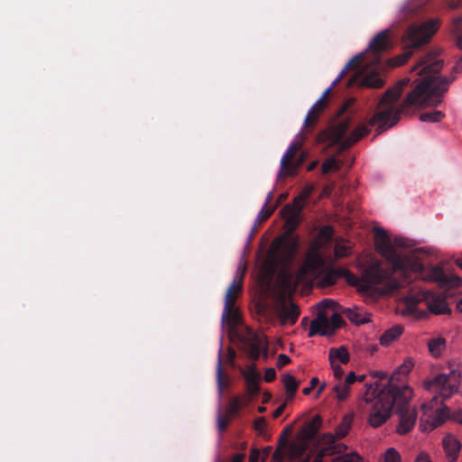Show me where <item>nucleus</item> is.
Segmentation results:
<instances>
[{
  "mask_svg": "<svg viewBox=\"0 0 462 462\" xmlns=\"http://www.w3.org/2000/svg\"><path fill=\"white\" fill-rule=\"evenodd\" d=\"M439 50H433L422 56L411 71H418L422 76L415 88L408 93L402 104L396 105L402 89L411 79H402L394 87L388 88L378 102V111L367 124L358 125L348 135L352 125L350 115L342 117L328 129L320 132L317 140L319 143H328L329 145L339 144L342 149H347L368 134L371 127L377 125L376 134L395 125L402 114H407L411 106H436L443 100L448 86L455 80L450 78L437 76L443 68L444 61L439 59Z\"/></svg>",
  "mask_w": 462,
  "mask_h": 462,
  "instance_id": "f03ea898",
  "label": "nucleus"
},
{
  "mask_svg": "<svg viewBox=\"0 0 462 462\" xmlns=\"http://www.w3.org/2000/svg\"><path fill=\"white\" fill-rule=\"evenodd\" d=\"M355 104V99L354 98H350L348 100H346L344 104V106L341 107V110H340V113L341 114H346L347 113V111L350 109V107Z\"/></svg>",
  "mask_w": 462,
  "mask_h": 462,
  "instance_id": "864d4df0",
  "label": "nucleus"
},
{
  "mask_svg": "<svg viewBox=\"0 0 462 462\" xmlns=\"http://www.w3.org/2000/svg\"><path fill=\"white\" fill-rule=\"evenodd\" d=\"M401 455L394 448H389L386 449L383 455L382 462H401Z\"/></svg>",
  "mask_w": 462,
  "mask_h": 462,
  "instance_id": "c9c22d12",
  "label": "nucleus"
},
{
  "mask_svg": "<svg viewBox=\"0 0 462 462\" xmlns=\"http://www.w3.org/2000/svg\"><path fill=\"white\" fill-rule=\"evenodd\" d=\"M375 248L387 263L383 265L380 261L373 260L364 268L360 277L347 270L328 266L317 251L309 253L299 270V280L306 282L301 289H313L314 284L323 288L333 286L339 278H344L356 289H404L417 279L436 284L440 289L462 287V277L446 269L445 261L433 264L423 263L419 255L397 254L383 227L375 228Z\"/></svg>",
  "mask_w": 462,
  "mask_h": 462,
  "instance_id": "f257e3e1",
  "label": "nucleus"
},
{
  "mask_svg": "<svg viewBox=\"0 0 462 462\" xmlns=\"http://www.w3.org/2000/svg\"><path fill=\"white\" fill-rule=\"evenodd\" d=\"M272 397V394L270 393H263V402H267Z\"/></svg>",
  "mask_w": 462,
  "mask_h": 462,
  "instance_id": "69168bd1",
  "label": "nucleus"
},
{
  "mask_svg": "<svg viewBox=\"0 0 462 462\" xmlns=\"http://www.w3.org/2000/svg\"><path fill=\"white\" fill-rule=\"evenodd\" d=\"M272 199V193L270 192L266 198V202H265V205L263 206V208L260 210L258 216H257V220L262 223L265 220H267L271 215L273 214V212L274 211V208H267V205L270 203Z\"/></svg>",
  "mask_w": 462,
  "mask_h": 462,
  "instance_id": "7c9ffc66",
  "label": "nucleus"
},
{
  "mask_svg": "<svg viewBox=\"0 0 462 462\" xmlns=\"http://www.w3.org/2000/svg\"><path fill=\"white\" fill-rule=\"evenodd\" d=\"M364 300L367 303H372L379 300L382 298L390 296L393 291H358Z\"/></svg>",
  "mask_w": 462,
  "mask_h": 462,
  "instance_id": "4be33fe9",
  "label": "nucleus"
},
{
  "mask_svg": "<svg viewBox=\"0 0 462 462\" xmlns=\"http://www.w3.org/2000/svg\"><path fill=\"white\" fill-rule=\"evenodd\" d=\"M260 457V451L257 448H253L249 456V462H258Z\"/></svg>",
  "mask_w": 462,
  "mask_h": 462,
  "instance_id": "5fc2aeb1",
  "label": "nucleus"
},
{
  "mask_svg": "<svg viewBox=\"0 0 462 462\" xmlns=\"http://www.w3.org/2000/svg\"><path fill=\"white\" fill-rule=\"evenodd\" d=\"M403 330L404 328L402 325H394L391 328L385 330L380 337V344L383 346H390L402 335Z\"/></svg>",
  "mask_w": 462,
  "mask_h": 462,
  "instance_id": "2eb2a0df",
  "label": "nucleus"
},
{
  "mask_svg": "<svg viewBox=\"0 0 462 462\" xmlns=\"http://www.w3.org/2000/svg\"><path fill=\"white\" fill-rule=\"evenodd\" d=\"M322 425V418L319 415H316L312 420L303 425L300 431L299 432L298 438L309 445V443L315 438L316 434L319 430Z\"/></svg>",
  "mask_w": 462,
  "mask_h": 462,
  "instance_id": "ddd939ff",
  "label": "nucleus"
},
{
  "mask_svg": "<svg viewBox=\"0 0 462 462\" xmlns=\"http://www.w3.org/2000/svg\"><path fill=\"white\" fill-rule=\"evenodd\" d=\"M319 383V378L318 377H313L311 378L310 380V386L304 388L302 390V393L304 395H309L311 391L316 387V385Z\"/></svg>",
  "mask_w": 462,
  "mask_h": 462,
  "instance_id": "8fccbe9b",
  "label": "nucleus"
},
{
  "mask_svg": "<svg viewBox=\"0 0 462 462\" xmlns=\"http://www.w3.org/2000/svg\"><path fill=\"white\" fill-rule=\"evenodd\" d=\"M304 199H300V196L294 199L292 205H286L282 209V212H296L298 214H300L301 210L304 208Z\"/></svg>",
  "mask_w": 462,
  "mask_h": 462,
  "instance_id": "72a5a7b5",
  "label": "nucleus"
},
{
  "mask_svg": "<svg viewBox=\"0 0 462 462\" xmlns=\"http://www.w3.org/2000/svg\"><path fill=\"white\" fill-rule=\"evenodd\" d=\"M438 28L439 23L434 19H430L420 24L410 25L402 38V53L390 60L389 66L399 67L404 64L415 51L430 42Z\"/></svg>",
  "mask_w": 462,
  "mask_h": 462,
  "instance_id": "6e6552de",
  "label": "nucleus"
},
{
  "mask_svg": "<svg viewBox=\"0 0 462 462\" xmlns=\"http://www.w3.org/2000/svg\"><path fill=\"white\" fill-rule=\"evenodd\" d=\"M223 367H222V359L221 355L219 354L217 365V383L218 388L219 395L223 394L224 385H223Z\"/></svg>",
  "mask_w": 462,
  "mask_h": 462,
  "instance_id": "4c0bfd02",
  "label": "nucleus"
},
{
  "mask_svg": "<svg viewBox=\"0 0 462 462\" xmlns=\"http://www.w3.org/2000/svg\"><path fill=\"white\" fill-rule=\"evenodd\" d=\"M351 253V248L346 245L337 244L335 245V254L338 258L346 257Z\"/></svg>",
  "mask_w": 462,
  "mask_h": 462,
  "instance_id": "79ce46f5",
  "label": "nucleus"
},
{
  "mask_svg": "<svg viewBox=\"0 0 462 462\" xmlns=\"http://www.w3.org/2000/svg\"><path fill=\"white\" fill-rule=\"evenodd\" d=\"M373 388L370 384L365 394V401L371 402L369 423L373 428L383 425L390 417L393 409L399 418L396 427L397 433L403 435L409 433L417 420V411L410 405L413 396L412 389L405 384L390 383L380 390L374 397L369 396V391Z\"/></svg>",
  "mask_w": 462,
  "mask_h": 462,
  "instance_id": "20e7f679",
  "label": "nucleus"
},
{
  "mask_svg": "<svg viewBox=\"0 0 462 462\" xmlns=\"http://www.w3.org/2000/svg\"><path fill=\"white\" fill-rule=\"evenodd\" d=\"M443 447L447 456L454 462L460 449L459 441L452 436H447L443 439Z\"/></svg>",
  "mask_w": 462,
  "mask_h": 462,
  "instance_id": "dca6fc26",
  "label": "nucleus"
},
{
  "mask_svg": "<svg viewBox=\"0 0 462 462\" xmlns=\"http://www.w3.org/2000/svg\"><path fill=\"white\" fill-rule=\"evenodd\" d=\"M392 47L390 31L383 30L377 33L370 42L367 49L353 57L341 70L332 85L325 89L321 97L309 110L305 120V128H311L318 121L319 116L326 109L328 97L332 88L344 78L348 71L355 70L354 75L348 79L347 86H358L368 88H381L384 86V80L380 77V72L384 69L382 61V53Z\"/></svg>",
  "mask_w": 462,
  "mask_h": 462,
  "instance_id": "7ed1b4c3",
  "label": "nucleus"
},
{
  "mask_svg": "<svg viewBox=\"0 0 462 462\" xmlns=\"http://www.w3.org/2000/svg\"><path fill=\"white\" fill-rule=\"evenodd\" d=\"M241 341L244 343L249 357L253 360L258 359L264 346L263 338L253 330L246 328L245 332L241 334Z\"/></svg>",
  "mask_w": 462,
  "mask_h": 462,
  "instance_id": "9b49d317",
  "label": "nucleus"
},
{
  "mask_svg": "<svg viewBox=\"0 0 462 462\" xmlns=\"http://www.w3.org/2000/svg\"><path fill=\"white\" fill-rule=\"evenodd\" d=\"M328 455V449H319L313 462H322V458Z\"/></svg>",
  "mask_w": 462,
  "mask_h": 462,
  "instance_id": "4d7b16f0",
  "label": "nucleus"
},
{
  "mask_svg": "<svg viewBox=\"0 0 462 462\" xmlns=\"http://www.w3.org/2000/svg\"><path fill=\"white\" fill-rule=\"evenodd\" d=\"M343 313L351 322L356 325L369 321L365 318L364 313L360 312L357 308H346L343 310Z\"/></svg>",
  "mask_w": 462,
  "mask_h": 462,
  "instance_id": "b1692460",
  "label": "nucleus"
},
{
  "mask_svg": "<svg viewBox=\"0 0 462 462\" xmlns=\"http://www.w3.org/2000/svg\"><path fill=\"white\" fill-rule=\"evenodd\" d=\"M245 385H246V395L244 397H247L251 400L252 396H255L259 393V381H260V374L256 372L254 367H250L244 374Z\"/></svg>",
  "mask_w": 462,
  "mask_h": 462,
  "instance_id": "4468645a",
  "label": "nucleus"
},
{
  "mask_svg": "<svg viewBox=\"0 0 462 462\" xmlns=\"http://www.w3.org/2000/svg\"><path fill=\"white\" fill-rule=\"evenodd\" d=\"M276 377V372L273 368H268L264 374V380L266 382H273Z\"/></svg>",
  "mask_w": 462,
  "mask_h": 462,
  "instance_id": "603ef678",
  "label": "nucleus"
},
{
  "mask_svg": "<svg viewBox=\"0 0 462 462\" xmlns=\"http://www.w3.org/2000/svg\"><path fill=\"white\" fill-rule=\"evenodd\" d=\"M286 217L285 226L290 233H292L300 224V214L296 212H282Z\"/></svg>",
  "mask_w": 462,
  "mask_h": 462,
  "instance_id": "cd10ccee",
  "label": "nucleus"
},
{
  "mask_svg": "<svg viewBox=\"0 0 462 462\" xmlns=\"http://www.w3.org/2000/svg\"><path fill=\"white\" fill-rule=\"evenodd\" d=\"M457 309L459 312L462 313V299L457 302Z\"/></svg>",
  "mask_w": 462,
  "mask_h": 462,
  "instance_id": "338daca9",
  "label": "nucleus"
},
{
  "mask_svg": "<svg viewBox=\"0 0 462 462\" xmlns=\"http://www.w3.org/2000/svg\"><path fill=\"white\" fill-rule=\"evenodd\" d=\"M250 402V399L247 397H234L228 403L226 409V415L227 417H233L236 415L242 406H245Z\"/></svg>",
  "mask_w": 462,
  "mask_h": 462,
  "instance_id": "a211bd4d",
  "label": "nucleus"
},
{
  "mask_svg": "<svg viewBox=\"0 0 462 462\" xmlns=\"http://www.w3.org/2000/svg\"><path fill=\"white\" fill-rule=\"evenodd\" d=\"M331 368L333 370L334 376L337 379H341L344 374V369L336 363H330Z\"/></svg>",
  "mask_w": 462,
  "mask_h": 462,
  "instance_id": "09e8293b",
  "label": "nucleus"
},
{
  "mask_svg": "<svg viewBox=\"0 0 462 462\" xmlns=\"http://www.w3.org/2000/svg\"><path fill=\"white\" fill-rule=\"evenodd\" d=\"M285 445V442H281L280 445L277 447L275 451L273 454V459L275 462H284L286 452L284 450L283 446Z\"/></svg>",
  "mask_w": 462,
  "mask_h": 462,
  "instance_id": "ea45409f",
  "label": "nucleus"
},
{
  "mask_svg": "<svg viewBox=\"0 0 462 462\" xmlns=\"http://www.w3.org/2000/svg\"><path fill=\"white\" fill-rule=\"evenodd\" d=\"M456 264L462 269V258H458L456 260Z\"/></svg>",
  "mask_w": 462,
  "mask_h": 462,
  "instance_id": "774afa93",
  "label": "nucleus"
},
{
  "mask_svg": "<svg viewBox=\"0 0 462 462\" xmlns=\"http://www.w3.org/2000/svg\"><path fill=\"white\" fill-rule=\"evenodd\" d=\"M314 190L313 185H307L304 187L302 191L300 192V199H304L305 201L311 196L312 192Z\"/></svg>",
  "mask_w": 462,
  "mask_h": 462,
  "instance_id": "de8ad7c7",
  "label": "nucleus"
},
{
  "mask_svg": "<svg viewBox=\"0 0 462 462\" xmlns=\"http://www.w3.org/2000/svg\"><path fill=\"white\" fill-rule=\"evenodd\" d=\"M242 291H226L225 297V308L222 314V321L235 326L239 322V311L236 301Z\"/></svg>",
  "mask_w": 462,
  "mask_h": 462,
  "instance_id": "9d476101",
  "label": "nucleus"
},
{
  "mask_svg": "<svg viewBox=\"0 0 462 462\" xmlns=\"http://www.w3.org/2000/svg\"><path fill=\"white\" fill-rule=\"evenodd\" d=\"M336 439H337V438L335 434H332V433L323 434L319 439V444L325 446L321 449H328V455L333 454L334 450L336 449Z\"/></svg>",
  "mask_w": 462,
  "mask_h": 462,
  "instance_id": "393cba45",
  "label": "nucleus"
},
{
  "mask_svg": "<svg viewBox=\"0 0 462 462\" xmlns=\"http://www.w3.org/2000/svg\"><path fill=\"white\" fill-rule=\"evenodd\" d=\"M457 45L459 49H462V32L457 34ZM462 69V56L456 62L453 67V72H459Z\"/></svg>",
  "mask_w": 462,
  "mask_h": 462,
  "instance_id": "37998d69",
  "label": "nucleus"
},
{
  "mask_svg": "<svg viewBox=\"0 0 462 462\" xmlns=\"http://www.w3.org/2000/svg\"><path fill=\"white\" fill-rule=\"evenodd\" d=\"M286 407V402L282 403L274 411H273V418H279L282 412L284 411V409Z\"/></svg>",
  "mask_w": 462,
  "mask_h": 462,
  "instance_id": "bf43d9fd",
  "label": "nucleus"
},
{
  "mask_svg": "<svg viewBox=\"0 0 462 462\" xmlns=\"http://www.w3.org/2000/svg\"><path fill=\"white\" fill-rule=\"evenodd\" d=\"M389 240H391L389 238ZM393 248L397 251L395 249V247H400V248H406V247H409L410 245H409V240L404 238V237H402V236H396L394 239H393V243H392V241H390ZM398 254V252H396ZM425 254V251L423 248H418L414 251V254L413 255H418V254ZM400 254V253H399ZM402 255V254H401ZM402 256H409L408 254H402ZM412 256V254L411 255Z\"/></svg>",
  "mask_w": 462,
  "mask_h": 462,
  "instance_id": "a878e982",
  "label": "nucleus"
},
{
  "mask_svg": "<svg viewBox=\"0 0 462 462\" xmlns=\"http://www.w3.org/2000/svg\"><path fill=\"white\" fill-rule=\"evenodd\" d=\"M344 323L342 317L338 313H333L329 319V327L332 329V335L335 330L339 328Z\"/></svg>",
  "mask_w": 462,
  "mask_h": 462,
  "instance_id": "a19ab883",
  "label": "nucleus"
},
{
  "mask_svg": "<svg viewBox=\"0 0 462 462\" xmlns=\"http://www.w3.org/2000/svg\"><path fill=\"white\" fill-rule=\"evenodd\" d=\"M330 363H336L338 360L342 364H347L350 360L349 353L345 346L339 347H331L328 353Z\"/></svg>",
  "mask_w": 462,
  "mask_h": 462,
  "instance_id": "f3484780",
  "label": "nucleus"
},
{
  "mask_svg": "<svg viewBox=\"0 0 462 462\" xmlns=\"http://www.w3.org/2000/svg\"><path fill=\"white\" fill-rule=\"evenodd\" d=\"M357 380V377L356 376L355 373L354 372H351L349 373L346 379H345V382L344 383L346 384V385H351L353 383H355L356 381Z\"/></svg>",
  "mask_w": 462,
  "mask_h": 462,
  "instance_id": "6e6d98bb",
  "label": "nucleus"
},
{
  "mask_svg": "<svg viewBox=\"0 0 462 462\" xmlns=\"http://www.w3.org/2000/svg\"><path fill=\"white\" fill-rule=\"evenodd\" d=\"M346 445L343 444V443H340V444H337L336 445V449L334 450V452H337V453H341L343 451H345L346 449Z\"/></svg>",
  "mask_w": 462,
  "mask_h": 462,
  "instance_id": "680f3d73",
  "label": "nucleus"
},
{
  "mask_svg": "<svg viewBox=\"0 0 462 462\" xmlns=\"http://www.w3.org/2000/svg\"><path fill=\"white\" fill-rule=\"evenodd\" d=\"M229 418L226 415L224 416L221 413L217 416V427L220 432L224 431L229 423Z\"/></svg>",
  "mask_w": 462,
  "mask_h": 462,
  "instance_id": "c03bdc74",
  "label": "nucleus"
},
{
  "mask_svg": "<svg viewBox=\"0 0 462 462\" xmlns=\"http://www.w3.org/2000/svg\"><path fill=\"white\" fill-rule=\"evenodd\" d=\"M282 245V250L285 254L288 260H291L298 248V242L294 238H288L285 241L281 242Z\"/></svg>",
  "mask_w": 462,
  "mask_h": 462,
  "instance_id": "bb28decb",
  "label": "nucleus"
},
{
  "mask_svg": "<svg viewBox=\"0 0 462 462\" xmlns=\"http://www.w3.org/2000/svg\"><path fill=\"white\" fill-rule=\"evenodd\" d=\"M245 273V267H239L236 273L233 282L227 286V289H243V281Z\"/></svg>",
  "mask_w": 462,
  "mask_h": 462,
  "instance_id": "c756f323",
  "label": "nucleus"
},
{
  "mask_svg": "<svg viewBox=\"0 0 462 462\" xmlns=\"http://www.w3.org/2000/svg\"><path fill=\"white\" fill-rule=\"evenodd\" d=\"M308 445L305 444L304 442H301L300 445H296V444H291L289 448H288V456L290 457L291 459H294L302 455V453L305 451V449L307 448Z\"/></svg>",
  "mask_w": 462,
  "mask_h": 462,
  "instance_id": "473e14b6",
  "label": "nucleus"
},
{
  "mask_svg": "<svg viewBox=\"0 0 462 462\" xmlns=\"http://www.w3.org/2000/svg\"><path fill=\"white\" fill-rule=\"evenodd\" d=\"M333 391L336 393L337 399L339 402H343L348 397L350 386L345 383H337L333 387Z\"/></svg>",
  "mask_w": 462,
  "mask_h": 462,
  "instance_id": "2f4dec72",
  "label": "nucleus"
},
{
  "mask_svg": "<svg viewBox=\"0 0 462 462\" xmlns=\"http://www.w3.org/2000/svg\"><path fill=\"white\" fill-rule=\"evenodd\" d=\"M362 458L356 452H350L333 458L332 462H361Z\"/></svg>",
  "mask_w": 462,
  "mask_h": 462,
  "instance_id": "f704fd0d",
  "label": "nucleus"
},
{
  "mask_svg": "<svg viewBox=\"0 0 462 462\" xmlns=\"http://www.w3.org/2000/svg\"><path fill=\"white\" fill-rule=\"evenodd\" d=\"M353 422V415L352 414H346L343 417L341 422L339 425L336 428V433L337 439H343L345 438L351 429Z\"/></svg>",
  "mask_w": 462,
  "mask_h": 462,
  "instance_id": "412c9836",
  "label": "nucleus"
},
{
  "mask_svg": "<svg viewBox=\"0 0 462 462\" xmlns=\"http://www.w3.org/2000/svg\"><path fill=\"white\" fill-rule=\"evenodd\" d=\"M291 363V358L285 354H280L277 357L276 365L279 369Z\"/></svg>",
  "mask_w": 462,
  "mask_h": 462,
  "instance_id": "49530a36",
  "label": "nucleus"
},
{
  "mask_svg": "<svg viewBox=\"0 0 462 462\" xmlns=\"http://www.w3.org/2000/svg\"><path fill=\"white\" fill-rule=\"evenodd\" d=\"M334 304L335 302L332 300L325 299L318 303L317 310L318 311H323L327 313L326 310L332 307Z\"/></svg>",
  "mask_w": 462,
  "mask_h": 462,
  "instance_id": "a18cd8bd",
  "label": "nucleus"
},
{
  "mask_svg": "<svg viewBox=\"0 0 462 462\" xmlns=\"http://www.w3.org/2000/svg\"><path fill=\"white\" fill-rule=\"evenodd\" d=\"M414 462H431L428 454L421 452L419 454Z\"/></svg>",
  "mask_w": 462,
  "mask_h": 462,
  "instance_id": "13d9d810",
  "label": "nucleus"
},
{
  "mask_svg": "<svg viewBox=\"0 0 462 462\" xmlns=\"http://www.w3.org/2000/svg\"><path fill=\"white\" fill-rule=\"evenodd\" d=\"M334 229L330 226H324L319 232V236L325 243H331L333 240Z\"/></svg>",
  "mask_w": 462,
  "mask_h": 462,
  "instance_id": "e433bc0d",
  "label": "nucleus"
},
{
  "mask_svg": "<svg viewBox=\"0 0 462 462\" xmlns=\"http://www.w3.org/2000/svg\"><path fill=\"white\" fill-rule=\"evenodd\" d=\"M254 429L258 431H263L266 426V420L264 417H259L254 420Z\"/></svg>",
  "mask_w": 462,
  "mask_h": 462,
  "instance_id": "3c124183",
  "label": "nucleus"
},
{
  "mask_svg": "<svg viewBox=\"0 0 462 462\" xmlns=\"http://www.w3.org/2000/svg\"><path fill=\"white\" fill-rule=\"evenodd\" d=\"M445 115L439 110L424 112L420 115V120L421 122L437 123L444 118Z\"/></svg>",
  "mask_w": 462,
  "mask_h": 462,
  "instance_id": "c85d7f7f",
  "label": "nucleus"
},
{
  "mask_svg": "<svg viewBox=\"0 0 462 462\" xmlns=\"http://www.w3.org/2000/svg\"><path fill=\"white\" fill-rule=\"evenodd\" d=\"M330 192H331L330 188H329L328 186H326V187H324V189H323L322 195H324V196H329Z\"/></svg>",
  "mask_w": 462,
  "mask_h": 462,
  "instance_id": "0e129e2a",
  "label": "nucleus"
},
{
  "mask_svg": "<svg viewBox=\"0 0 462 462\" xmlns=\"http://www.w3.org/2000/svg\"><path fill=\"white\" fill-rule=\"evenodd\" d=\"M235 356H236V352L233 349L229 348L228 349V359H229V361L233 362Z\"/></svg>",
  "mask_w": 462,
  "mask_h": 462,
  "instance_id": "e2e57ef3",
  "label": "nucleus"
},
{
  "mask_svg": "<svg viewBox=\"0 0 462 462\" xmlns=\"http://www.w3.org/2000/svg\"><path fill=\"white\" fill-rule=\"evenodd\" d=\"M282 382L283 383L284 388L288 393L287 400H291L299 388L300 382L290 374H283Z\"/></svg>",
  "mask_w": 462,
  "mask_h": 462,
  "instance_id": "aec40b11",
  "label": "nucleus"
},
{
  "mask_svg": "<svg viewBox=\"0 0 462 462\" xmlns=\"http://www.w3.org/2000/svg\"><path fill=\"white\" fill-rule=\"evenodd\" d=\"M444 293L434 291H420L415 295H409L398 299L396 312L402 317H415L420 319L423 313L419 312L417 306L425 301L430 312L435 315H445L451 312Z\"/></svg>",
  "mask_w": 462,
  "mask_h": 462,
  "instance_id": "0eeeda50",
  "label": "nucleus"
},
{
  "mask_svg": "<svg viewBox=\"0 0 462 462\" xmlns=\"http://www.w3.org/2000/svg\"><path fill=\"white\" fill-rule=\"evenodd\" d=\"M428 347H429L430 353L434 357H439V356H440L441 353L443 352V350L446 347V340L443 337H437V338L430 339L428 342Z\"/></svg>",
  "mask_w": 462,
  "mask_h": 462,
  "instance_id": "5701e85b",
  "label": "nucleus"
},
{
  "mask_svg": "<svg viewBox=\"0 0 462 462\" xmlns=\"http://www.w3.org/2000/svg\"><path fill=\"white\" fill-rule=\"evenodd\" d=\"M331 336L332 329L329 327V319L326 312L318 311L317 317L311 320L308 336Z\"/></svg>",
  "mask_w": 462,
  "mask_h": 462,
  "instance_id": "f8f14e48",
  "label": "nucleus"
},
{
  "mask_svg": "<svg viewBox=\"0 0 462 462\" xmlns=\"http://www.w3.org/2000/svg\"><path fill=\"white\" fill-rule=\"evenodd\" d=\"M414 366V362L411 358H407L403 361V363L402 365H400L398 366V368L395 370V372L393 374V375L391 376L388 383L385 385V386H388L390 383H394V384H397L395 383V381H399L400 379L398 378V376L400 374L402 375H407L411 370L412 369V367Z\"/></svg>",
  "mask_w": 462,
  "mask_h": 462,
  "instance_id": "6ab92c4d",
  "label": "nucleus"
},
{
  "mask_svg": "<svg viewBox=\"0 0 462 462\" xmlns=\"http://www.w3.org/2000/svg\"><path fill=\"white\" fill-rule=\"evenodd\" d=\"M300 148L301 143L299 142H293L290 144L281 160V168L278 173L279 179L293 175L296 170L302 164L305 160V153L301 152L296 157Z\"/></svg>",
  "mask_w": 462,
  "mask_h": 462,
  "instance_id": "1a4fd4ad",
  "label": "nucleus"
},
{
  "mask_svg": "<svg viewBox=\"0 0 462 462\" xmlns=\"http://www.w3.org/2000/svg\"><path fill=\"white\" fill-rule=\"evenodd\" d=\"M423 384L433 396L428 403L421 405L420 428L421 431H430L449 418L448 409L443 405V402L458 391L460 373L452 370L448 374H439L432 379L425 381Z\"/></svg>",
  "mask_w": 462,
  "mask_h": 462,
  "instance_id": "39448f33",
  "label": "nucleus"
},
{
  "mask_svg": "<svg viewBox=\"0 0 462 462\" xmlns=\"http://www.w3.org/2000/svg\"><path fill=\"white\" fill-rule=\"evenodd\" d=\"M339 166L336 158L330 157L327 159L322 164V172L328 174L330 171L338 170Z\"/></svg>",
  "mask_w": 462,
  "mask_h": 462,
  "instance_id": "58836bf2",
  "label": "nucleus"
},
{
  "mask_svg": "<svg viewBox=\"0 0 462 462\" xmlns=\"http://www.w3.org/2000/svg\"><path fill=\"white\" fill-rule=\"evenodd\" d=\"M252 298L258 313L273 310L283 326L294 325L300 315L299 305L288 291H254Z\"/></svg>",
  "mask_w": 462,
  "mask_h": 462,
  "instance_id": "423d86ee",
  "label": "nucleus"
},
{
  "mask_svg": "<svg viewBox=\"0 0 462 462\" xmlns=\"http://www.w3.org/2000/svg\"><path fill=\"white\" fill-rule=\"evenodd\" d=\"M245 458V454H236L233 457L231 462H243Z\"/></svg>",
  "mask_w": 462,
  "mask_h": 462,
  "instance_id": "052dcab7",
  "label": "nucleus"
}]
</instances>
